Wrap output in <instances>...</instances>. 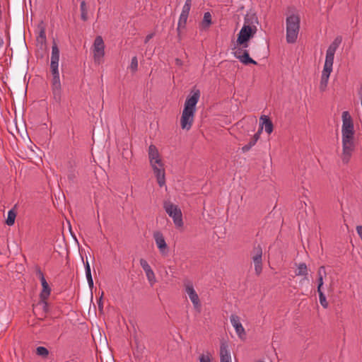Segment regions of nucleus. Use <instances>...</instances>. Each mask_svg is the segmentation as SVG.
<instances>
[{
	"mask_svg": "<svg viewBox=\"0 0 362 362\" xmlns=\"http://www.w3.org/2000/svg\"><path fill=\"white\" fill-rule=\"evenodd\" d=\"M341 143L344 163H348L355 149V130L353 119L348 111H344L341 115Z\"/></svg>",
	"mask_w": 362,
	"mask_h": 362,
	"instance_id": "nucleus-1",
	"label": "nucleus"
},
{
	"mask_svg": "<svg viewBox=\"0 0 362 362\" xmlns=\"http://www.w3.org/2000/svg\"><path fill=\"white\" fill-rule=\"evenodd\" d=\"M200 98L199 90H193L185 102L184 109L180 119L181 127L183 129L189 130L194 119L196 105Z\"/></svg>",
	"mask_w": 362,
	"mask_h": 362,
	"instance_id": "nucleus-2",
	"label": "nucleus"
},
{
	"mask_svg": "<svg viewBox=\"0 0 362 362\" xmlns=\"http://www.w3.org/2000/svg\"><path fill=\"white\" fill-rule=\"evenodd\" d=\"M341 42V37H338L335 38L327 50L325 62L322 71L321 80L319 86L321 91H325L327 88L330 74L332 71L334 54Z\"/></svg>",
	"mask_w": 362,
	"mask_h": 362,
	"instance_id": "nucleus-3",
	"label": "nucleus"
},
{
	"mask_svg": "<svg viewBox=\"0 0 362 362\" xmlns=\"http://www.w3.org/2000/svg\"><path fill=\"white\" fill-rule=\"evenodd\" d=\"M257 18L254 16L247 15L243 23V26L238 34L236 47L246 48L248 47V41L252 39L257 31L256 25Z\"/></svg>",
	"mask_w": 362,
	"mask_h": 362,
	"instance_id": "nucleus-4",
	"label": "nucleus"
},
{
	"mask_svg": "<svg viewBox=\"0 0 362 362\" xmlns=\"http://www.w3.org/2000/svg\"><path fill=\"white\" fill-rule=\"evenodd\" d=\"M148 153L150 165L156 177L158 184L160 187H163L165 184V168L158 150L154 145H150Z\"/></svg>",
	"mask_w": 362,
	"mask_h": 362,
	"instance_id": "nucleus-5",
	"label": "nucleus"
},
{
	"mask_svg": "<svg viewBox=\"0 0 362 362\" xmlns=\"http://www.w3.org/2000/svg\"><path fill=\"white\" fill-rule=\"evenodd\" d=\"M333 271L322 266L318 268L314 283L317 286L318 294L329 291L334 281Z\"/></svg>",
	"mask_w": 362,
	"mask_h": 362,
	"instance_id": "nucleus-6",
	"label": "nucleus"
},
{
	"mask_svg": "<svg viewBox=\"0 0 362 362\" xmlns=\"http://www.w3.org/2000/svg\"><path fill=\"white\" fill-rule=\"evenodd\" d=\"M286 41L288 43H293L296 41L300 30V16L298 14L292 13L287 16L286 21Z\"/></svg>",
	"mask_w": 362,
	"mask_h": 362,
	"instance_id": "nucleus-7",
	"label": "nucleus"
},
{
	"mask_svg": "<svg viewBox=\"0 0 362 362\" xmlns=\"http://www.w3.org/2000/svg\"><path fill=\"white\" fill-rule=\"evenodd\" d=\"M164 209L169 216L173 218L175 226L177 228H182L183 226L182 212L178 206L170 202H165L164 203Z\"/></svg>",
	"mask_w": 362,
	"mask_h": 362,
	"instance_id": "nucleus-8",
	"label": "nucleus"
},
{
	"mask_svg": "<svg viewBox=\"0 0 362 362\" xmlns=\"http://www.w3.org/2000/svg\"><path fill=\"white\" fill-rule=\"evenodd\" d=\"M52 90L54 100L59 103L62 99V85L59 78V73L58 69H52Z\"/></svg>",
	"mask_w": 362,
	"mask_h": 362,
	"instance_id": "nucleus-9",
	"label": "nucleus"
},
{
	"mask_svg": "<svg viewBox=\"0 0 362 362\" xmlns=\"http://www.w3.org/2000/svg\"><path fill=\"white\" fill-rule=\"evenodd\" d=\"M105 45L101 36H98L95 39L93 43V57L95 62L100 64L103 62V58L105 55Z\"/></svg>",
	"mask_w": 362,
	"mask_h": 362,
	"instance_id": "nucleus-10",
	"label": "nucleus"
},
{
	"mask_svg": "<svg viewBox=\"0 0 362 362\" xmlns=\"http://www.w3.org/2000/svg\"><path fill=\"white\" fill-rule=\"evenodd\" d=\"M153 237L160 255L163 257L168 256L169 253V247L165 242L163 233L160 231H155Z\"/></svg>",
	"mask_w": 362,
	"mask_h": 362,
	"instance_id": "nucleus-11",
	"label": "nucleus"
},
{
	"mask_svg": "<svg viewBox=\"0 0 362 362\" xmlns=\"http://www.w3.org/2000/svg\"><path fill=\"white\" fill-rule=\"evenodd\" d=\"M245 49V48H242L241 47H236L234 51L235 57L244 64H256L257 62L250 57L248 51Z\"/></svg>",
	"mask_w": 362,
	"mask_h": 362,
	"instance_id": "nucleus-12",
	"label": "nucleus"
},
{
	"mask_svg": "<svg viewBox=\"0 0 362 362\" xmlns=\"http://www.w3.org/2000/svg\"><path fill=\"white\" fill-rule=\"evenodd\" d=\"M262 250L260 247H257L254 249L252 260L255 266V270L257 274H259L262 272Z\"/></svg>",
	"mask_w": 362,
	"mask_h": 362,
	"instance_id": "nucleus-13",
	"label": "nucleus"
},
{
	"mask_svg": "<svg viewBox=\"0 0 362 362\" xmlns=\"http://www.w3.org/2000/svg\"><path fill=\"white\" fill-rule=\"evenodd\" d=\"M139 262H140L141 267H142V269H144V271L146 274V278H147L148 282L151 284H154L156 281L155 274H154L153 271L152 270L151 266L148 263V262L144 259H141Z\"/></svg>",
	"mask_w": 362,
	"mask_h": 362,
	"instance_id": "nucleus-14",
	"label": "nucleus"
},
{
	"mask_svg": "<svg viewBox=\"0 0 362 362\" xmlns=\"http://www.w3.org/2000/svg\"><path fill=\"white\" fill-rule=\"evenodd\" d=\"M230 322L235 329V332L238 337L243 339L245 336V329L240 322V318L235 315L230 316Z\"/></svg>",
	"mask_w": 362,
	"mask_h": 362,
	"instance_id": "nucleus-15",
	"label": "nucleus"
},
{
	"mask_svg": "<svg viewBox=\"0 0 362 362\" xmlns=\"http://www.w3.org/2000/svg\"><path fill=\"white\" fill-rule=\"evenodd\" d=\"M221 362H231V356L228 350V344L222 341L220 347Z\"/></svg>",
	"mask_w": 362,
	"mask_h": 362,
	"instance_id": "nucleus-16",
	"label": "nucleus"
},
{
	"mask_svg": "<svg viewBox=\"0 0 362 362\" xmlns=\"http://www.w3.org/2000/svg\"><path fill=\"white\" fill-rule=\"evenodd\" d=\"M59 60V50L57 45L54 43L52 47L51 64L50 68L58 69Z\"/></svg>",
	"mask_w": 362,
	"mask_h": 362,
	"instance_id": "nucleus-17",
	"label": "nucleus"
},
{
	"mask_svg": "<svg viewBox=\"0 0 362 362\" xmlns=\"http://www.w3.org/2000/svg\"><path fill=\"white\" fill-rule=\"evenodd\" d=\"M36 275L40 279L42 285V293L41 294H50L51 288L47 282L44 274L42 271L39 269H36Z\"/></svg>",
	"mask_w": 362,
	"mask_h": 362,
	"instance_id": "nucleus-18",
	"label": "nucleus"
},
{
	"mask_svg": "<svg viewBox=\"0 0 362 362\" xmlns=\"http://www.w3.org/2000/svg\"><path fill=\"white\" fill-rule=\"evenodd\" d=\"M261 130L264 127L265 132L269 134L273 131V124L267 116L263 115L260 117Z\"/></svg>",
	"mask_w": 362,
	"mask_h": 362,
	"instance_id": "nucleus-19",
	"label": "nucleus"
},
{
	"mask_svg": "<svg viewBox=\"0 0 362 362\" xmlns=\"http://www.w3.org/2000/svg\"><path fill=\"white\" fill-rule=\"evenodd\" d=\"M49 296H40V300L35 305V309L42 310L44 312H47L48 305H47V297Z\"/></svg>",
	"mask_w": 362,
	"mask_h": 362,
	"instance_id": "nucleus-20",
	"label": "nucleus"
},
{
	"mask_svg": "<svg viewBox=\"0 0 362 362\" xmlns=\"http://www.w3.org/2000/svg\"><path fill=\"white\" fill-rule=\"evenodd\" d=\"M295 274L297 276H307L308 275V267L305 263H300L297 266L295 271Z\"/></svg>",
	"mask_w": 362,
	"mask_h": 362,
	"instance_id": "nucleus-21",
	"label": "nucleus"
},
{
	"mask_svg": "<svg viewBox=\"0 0 362 362\" xmlns=\"http://www.w3.org/2000/svg\"><path fill=\"white\" fill-rule=\"evenodd\" d=\"M86 276L90 287L93 286V281L91 276L90 267L88 260L85 263Z\"/></svg>",
	"mask_w": 362,
	"mask_h": 362,
	"instance_id": "nucleus-22",
	"label": "nucleus"
},
{
	"mask_svg": "<svg viewBox=\"0 0 362 362\" xmlns=\"http://www.w3.org/2000/svg\"><path fill=\"white\" fill-rule=\"evenodd\" d=\"M188 16L180 14L178 23H177V32L180 33L182 29H184L186 26Z\"/></svg>",
	"mask_w": 362,
	"mask_h": 362,
	"instance_id": "nucleus-23",
	"label": "nucleus"
},
{
	"mask_svg": "<svg viewBox=\"0 0 362 362\" xmlns=\"http://www.w3.org/2000/svg\"><path fill=\"white\" fill-rule=\"evenodd\" d=\"M211 24V16L209 12H206L202 21V27L207 28Z\"/></svg>",
	"mask_w": 362,
	"mask_h": 362,
	"instance_id": "nucleus-24",
	"label": "nucleus"
},
{
	"mask_svg": "<svg viewBox=\"0 0 362 362\" xmlns=\"http://www.w3.org/2000/svg\"><path fill=\"white\" fill-rule=\"evenodd\" d=\"M16 217V211L13 209L10 210L8 212V216H7V219L6 221V223L8 226H13L15 223Z\"/></svg>",
	"mask_w": 362,
	"mask_h": 362,
	"instance_id": "nucleus-25",
	"label": "nucleus"
},
{
	"mask_svg": "<svg viewBox=\"0 0 362 362\" xmlns=\"http://www.w3.org/2000/svg\"><path fill=\"white\" fill-rule=\"evenodd\" d=\"M190 300L192 302L194 308L198 311H201V303L199 296H189Z\"/></svg>",
	"mask_w": 362,
	"mask_h": 362,
	"instance_id": "nucleus-26",
	"label": "nucleus"
},
{
	"mask_svg": "<svg viewBox=\"0 0 362 362\" xmlns=\"http://www.w3.org/2000/svg\"><path fill=\"white\" fill-rule=\"evenodd\" d=\"M192 6V0H186L182 7L181 14L189 16V11Z\"/></svg>",
	"mask_w": 362,
	"mask_h": 362,
	"instance_id": "nucleus-27",
	"label": "nucleus"
},
{
	"mask_svg": "<svg viewBox=\"0 0 362 362\" xmlns=\"http://www.w3.org/2000/svg\"><path fill=\"white\" fill-rule=\"evenodd\" d=\"M81 11L82 20L84 21H86L88 19V8L85 1L81 3Z\"/></svg>",
	"mask_w": 362,
	"mask_h": 362,
	"instance_id": "nucleus-28",
	"label": "nucleus"
},
{
	"mask_svg": "<svg viewBox=\"0 0 362 362\" xmlns=\"http://www.w3.org/2000/svg\"><path fill=\"white\" fill-rule=\"evenodd\" d=\"M36 354L43 358H46L49 355V351L44 346H38L36 349Z\"/></svg>",
	"mask_w": 362,
	"mask_h": 362,
	"instance_id": "nucleus-29",
	"label": "nucleus"
},
{
	"mask_svg": "<svg viewBox=\"0 0 362 362\" xmlns=\"http://www.w3.org/2000/svg\"><path fill=\"white\" fill-rule=\"evenodd\" d=\"M95 301L98 304V310L103 312L104 304V296H95Z\"/></svg>",
	"mask_w": 362,
	"mask_h": 362,
	"instance_id": "nucleus-30",
	"label": "nucleus"
},
{
	"mask_svg": "<svg viewBox=\"0 0 362 362\" xmlns=\"http://www.w3.org/2000/svg\"><path fill=\"white\" fill-rule=\"evenodd\" d=\"M185 291L187 294H196V291L193 288V285L191 282L187 281L185 284Z\"/></svg>",
	"mask_w": 362,
	"mask_h": 362,
	"instance_id": "nucleus-31",
	"label": "nucleus"
},
{
	"mask_svg": "<svg viewBox=\"0 0 362 362\" xmlns=\"http://www.w3.org/2000/svg\"><path fill=\"white\" fill-rule=\"evenodd\" d=\"M138 68V59L136 57H134L132 58L131 64L129 65V69L132 72H135Z\"/></svg>",
	"mask_w": 362,
	"mask_h": 362,
	"instance_id": "nucleus-32",
	"label": "nucleus"
},
{
	"mask_svg": "<svg viewBox=\"0 0 362 362\" xmlns=\"http://www.w3.org/2000/svg\"><path fill=\"white\" fill-rule=\"evenodd\" d=\"M319 300L323 308H327L328 307L326 296H319Z\"/></svg>",
	"mask_w": 362,
	"mask_h": 362,
	"instance_id": "nucleus-33",
	"label": "nucleus"
},
{
	"mask_svg": "<svg viewBox=\"0 0 362 362\" xmlns=\"http://www.w3.org/2000/svg\"><path fill=\"white\" fill-rule=\"evenodd\" d=\"M256 143H257V141H255V140L252 138L248 144H247L243 147V151L244 152L249 151L251 148V147L253 146Z\"/></svg>",
	"mask_w": 362,
	"mask_h": 362,
	"instance_id": "nucleus-34",
	"label": "nucleus"
},
{
	"mask_svg": "<svg viewBox=\"0 0 362 362\" xmlns=\"http://www.w3.org/2000/svg\"><path fill=\"white\" fill-rule=\"evenodd\" d=\"M199 362H211L210 356L209 354H202L199 356Z\"/></svg>",
	"mask_w": 362,
	"mask_h": 362,
	"instance_id": "nucleus-35",
	"label": "nucleus"
},
{
	"mask_svg": "<svg viewBox=\"0 0 362 362\" xmlns=\"http://www.w3.org/2000/svg\"><path fill=\"white\" fill-rule=\"evenodd\" d=\"M76 178V174L74 173V172H71L69 173L68 175V179L71 181V182H74V180Z\"/></svg>",
	"mask_w": 362,
	"mask_h": 362,
	"instance_id": "nucleus-36",
	"label": "nucleus"
},
{
	"mask_svg": "<svg viewBox=\"0 0 362 362\" xmlns=\"http://www.w3.org/2000/svg\"><path fill=\"white\" fill-rule=\"evenodd\" d=\"M153 37V33H151L146 37L145 43H147Z\"/></svg>",
	"mask_w": 362,
	"mask_h": 362,
	"instance_id": "nucleus-37",
	"label": "nucleus"
},
{
	"mask_svg": "<svg viewBox=\"0 0 362 362\" xmlns=\"http://www.w3.org/2000/svg\"><path fill=\"white\" fill-rule=\"evenodd\" d=\"M259 139V133H256L254 136H253V139L255 140V141H257V140Z\"/></svg>",
	"mask_w": 362,
	"mask_h": 362,
	"instance_id": "nucleus-38",
	"label": "nucleus"
},
{
	"mask_svg": "<svg viewBox=\"0 0 362 362\" xmlns=\"http://www.w3.org/2000/svg\"><path fill=\"white\" fill-rule=\"evenodd\" d=\"M175 62H176L177 65H179V66L182 65V61L179 59H176Z\"/></svg>",
	"mask_w": 362,
	"mask_h": 362,
	"instance_id": "nucleus-39",
	"label": "nucleus"
},
{
	"mask_svg": "<svg viewBox=\"0 0 362 362\" xmlns=\"http://www.w3.org/2000/svg\"><path fill=\"white\" fill-rule=\"evenodd\" d=\"M40 37H41L42 39H43V38H45V33H44V32H41V33H40Z\"/></svg>",
	"mask_w": 362,
	"mask_h": 362,
	"instance_id": "nucleus-40",
	"label": "nucleus"
},
{
	"mask_svg": "<svg viewBox=\"0 0 362 362\" xmlns=\"http://www.w3.org/2000/svg\"><path fill=\"white\" fill-rule=\"evenodd\" d=\"M93 295H91L90 296V302H93Z\"/></svg>",
	"mask_w": 362,
	"mask_h": 362,
	"instance_id": "nucleus-41",
	"label": "nucleus"
},
{
	"mask_svg": "<svg viewBox=\"0 0 362 362\" xmlns=\"http://www.w3.org/2000/svg\"><path fill=\"white\" fill-rule=\"evenodd\" d=\"M262 131V130H261V127H260V128H259V131H258L257 133H259V134H260Z\"/></svg>",
	"mask_w": 362,
	"mask_h": 362,
	"instance_id": "nucleus-42",
	"label": "nucleus"
}]
</instances>
